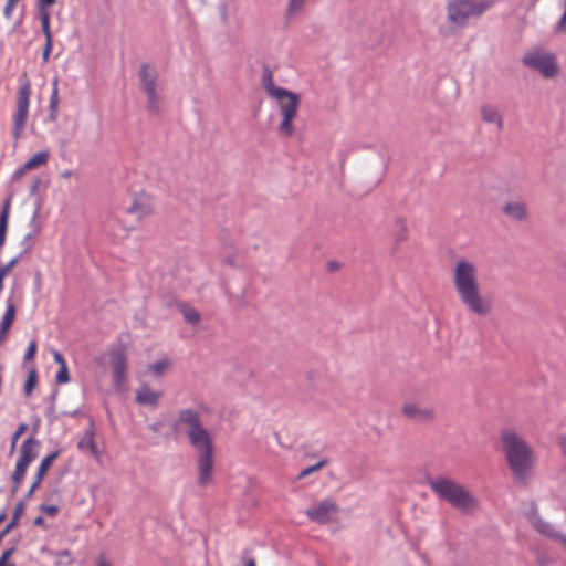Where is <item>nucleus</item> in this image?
<instances>
[{"label": "nucleus", "mask_w": 566, "mask_h": 566, "mask_svg": "<svg viewBox=\"0 0 566 566\" xmlns=\"http://www.w3.org/2000/svg\"><path fill=\"white\" fill-rule=\"evenodd\" d=\"M171 430L176 434L184 432L196 451L198 484L201 488L212 484L214 446L199 412L191 408L180 409L171 423Z\"/></svg>", "instance_id": "1"}, {"label": "nucleus", "mask_w": 566, "mask_h": 566, "mask_svg": "<svg viewBox=\"0 0 566 566\" xmlns=\"http://www.w3.org/2000/svg\"><path fill=\"white\" fill-rule=\"evenodd\" d=\"M451 281L461 304L472 314L486 316L492 311V302L482 294L479 270L468 259L455 261Z\"/></svg>", "instance_id": "2"}, {"label": "nucleus", "mask_w": 566, "mask_h": 566, "mask_svg": "<svg viewBox=\"0 0 566 566\" xmlns=\"http://www.w3.org/2000/svg\"><path fill=\"white\" fill-rule=\"evenodd\" d=\"M502 450L506 463L518 482L526 483L535 465V454L528 443L512 430L501 434Z\"/></svg>", "instance_id": "3"}, {"label": "nucleus", "mask_w": 566, "mask_h": 566, "mask_svg": "<svg viewBox=\"0 0 566 566\" xmlns=\"http://www.w3.org/2000/svg\"><path fill=\"white\" fill-rule=\"evenodd\" d=\"M262 84L268 96L276 102L281 122L277 130L284 137H292L295 127L294 119L297 116L301 98L300 95L283 87L275 86L271 72L266 71L262 76Z\"/></svg>", "instance_id": "4"}, {"label": "nucleus", "mask_w": 566, "mask_h": 566, "mask_svg": "<svg viewBox=\"0 0 566 566\" xmlns=\"http://www.w3.org/2000/svg\"><path fill=\"white\" fill-rule=\"evenodd\" d=\"M431 491L462 514L471 515L480 509V501L462 483L447 476H438L428 482Z\"/></svg>", "instance_id": "5"}, {"label": "nucleus", "mask_w": 566, "mask_h": 566, "mask_svg": "<svg viewBox=\"0 0 566 566\" xmlns=\"http://www.w3.org/2000/svg\"><path fill=\"white\" fill-rule=\"evenodd\" d=\"M32 95L31 81L25 72L19 78V86L14 99L12 113V136L18 142L25 129L29 119V109Z\"/></svg>", "instance_id": "6"}, {"label": "nucleus", "mask_w": 566, "mask_h": 566, "mask_svg": "<svg viewBox=\"0 0 566 566\" xmlns=\"http://www.w3.org/2000/svg\"><path fill=\"white\" fill-rule=\"evenodd\" d=\"M492 4L491 0H449L447 18L452 25L463 28L469 19L482 15Z\"/></svg>", "instance_id": "7"}, {"label": "nucleus", "mask_w": 566, "mask_h": 566, "mask_svg": "<svg viewBox=\"0 0 566 566\" xmlns=\"http://www.w3.org/2000/svg\"><path fill=\"white\" fill-rule=\"evenodd\" d=\"M139 83L147 97V109L151 114H159L163 106V95L158 84V71L149 64H142L139 69Z\"/></svg>", "instance_id": "8"}, {"label": "nucleus", "mask_w": 566, "mask_h": 566, "mask_svg": "<svg viewBox=\"0 0 566 566\" xmlns=\"http://www.w3.org/2000/svg\"><path fill=\"white\" fill-rule=\"evenodd\" d=\"M40 441L34 437L27 438L20 446L19 455L11 475L12 492L17 493L21 486L29 465L38 458Z\"/></svg>", "instance_id": "9"}, {"label": "nucleus", "mask_w": 566, "mask_h": 566, "mask_svg": "<svg viewBox=\"0 0 566 566\" xmlns=\"http://www.w3.org/2000/svg\"><path fill=\"white\" fill-rule=\"evenodd\" d=\"M523 63L526 66L538 71L547 78L556 76L559 71L555 55L538 48L526 52L523 56Z\"/></svg>", "instance_id": "10"}, {"label": "nucleus", "mask_w": 566, "mask_h": 566, "mask_svg": "<svg viewBox=\"0 0 566 566\" xmlns=\"http://www.w3.org/2000/svg\"><path fill=\"white\" fill-rule=\"evenodd\" d=\"M339 507L335 501L325 499L308 506L305 515L310 521L317 524H325L333 521L338 514Z\"/></svg>", "instance_id": "11"}, {"label": "nucleus", "mask_w": 566, "mask_h": 566, "mask_svg": "<svg viewBox=\"0 0 566 566\" xmlns=\"http://www.w3.org/2000/svg\"><path fill=\"white\" fill-rule=\"evenodd\" d=\"M401 413L409 420L428 423L436 419V412L433 408L422 406L418 402H406L401 407Z\"/></svg>", "instance_id": "12"}, {"label": "nucleus", "mask_w": 566, "mask_h": 566, "mask_svg": "<svg viewBox=\"0 0 566 566\" xmlns=\"http://www.w3.org/2000/svg\"><path fill=\"white\" fill-rule=\"evenodd\" d=\"M154 211V199L146 192L137 193L126 210L128 214L135 216L138 220L149 217Z\"/></svg>", "instance_id": "13"}, {"label": "nucleus", "mask_w": 566, "mask_h": 566, "mask_svg": "<svg viewBox=\"0 0 566 566\" xmlns=\"http://www.w3.org/2000/svg\"><path fill=\"white\" fill-rule=\"evenodd\" d=\"M112 356V368L114 376V385L117 388H122L126 381V369L127 360L124 352H113Z\"/></svg>", "instance_id": "14"}, {"label": "nucleus", "mask_w": 566, "mask_h": 566, "mask_svg": "<svg viewBox=\"0 0 566 566\" xmlns=\"http://www.w3.org/2000/svg\"><path fill=\"white\" fill-rule=\"evenodd\" d=\"M132 229V227L124 226L118 216H112L104 222L105 233L114 240H123L128 235Z\"/></svg>", "instance_id": "15"}, {"label": "nucleus", "mask_w": 566, "mask_h": 566, "mask_svg": "<svg viewBox=\"0 0 566 566\" xmlns=\"http://www.w3.org/2000/svg\"><path fill=\"white\" fill-rule=\"evenodd\" d=\"M161 392L150 389L148 386H140L136 391V401L143 406L156 407Z\"/></svg>", "instance_id": "16"}, {"label": "nucleus", "mask_w": 566, "mask_h": 566, "mask_svg": "<svg viewBox=\"0 0 566 566\" xmlns=\"http://www.w3.org/2000/svg\"><path fill=\"white\" fill-rule=\"evenodd\" d=\"M503 211L506 216L517 221H523L527 218V209L523 202H509L504 206Z\"/></svg>", "instance_id": "17"}, {"label": "nucleus", "mask_w": 566, "mask_h": 566, "mask_svg": "<svg viewBox=\"0 0 566 566\" xmlns=\"http://www.w3.org/2000/svg\"><path fill=\"white\" fill-rule=\"evenodd\" d=\"M482 119L486 123H494L499 129L503 128V120L494 106L485 105L481 108Z\"/></svg>", "instance_id": "18"}, {"label": "nucleus", "mask_w": 566, "mask_h": 566, "mask_svg": "<svg viewBox=\"0 0 566 566\" xmlns=\"http://www.w3.org/2000/svg\"><path fill=\"white\" fill-rule=\"evenodd\" d=\"M78 449H81L83 451H88L91 454H93L95 457L98 454L97 446L94 441V433L92 430H87L83 434V437L78 441Z\"/></svg>", "instance_id": "19"}, {"label": "nucleus", "mask_w": 566, "mask_h": 566, "mask_svg": "<svg viewBox=\"0 0 566 566\" xmlns=\"http://www.w3.org/2000/svg\"><path fill=\"white\" fill-rule=\"evenodd\" d=\"M49 157H50V154L48 150H41V151L34 154L31 158H29L24 163V168L33 170L39 167H42V166L46 165Z\"/></svg>", "instance_id": "20"}, {"label": "nucleus", "mask_w": 566, "mask_h": 566, "mask_svg": "<svg viewBox=\"0 0 566 566\" xmlns=\"http://www.w3.org/2000/svg\"><path fill=\"white\" fill-rule=\"evenodd\" d=\"M59 455H60V452L54 451V452L48 454L46 457H44L38 467L35 476L43 480V478L45 476L48 471L51 469L53 462L59 458Z\"/></svg>", "instance_id": "21"}, {"label": "nucleus", "mask_w": 566, "mask_h": 566, "mask_svg": "<svg viewBox=\"0 0 566 566\" xmlns=\"http://www.w3.org/2000/svg\"><path fill=\"white\" fill-rule=\"evenodd\" d=\"M178 308L182 314L185 321L188 322L189 324L196 325L200 322V314L195 307L186 303H180L178 305Z\"/></svg>", "instance_id": "22"}, {"label": "nucleus", "mask_w": 566, "mask_h": 566, "mask_svg": "<svg viewBox=\"0 0 566 566\" xmlns=\"http://www.w3.org/2000/svg\"><path fill=\"white\" fill-rule=\"evenodd\" d=\"M532 525L534 526V528H536L539 533L544 534L545 536L556 538L558 535L555 528L549 523L543 521L538 516H534L532 518Z\"/></svg>", "instance_id": "23"}, {"label": "nucleus", "mask_w": 566, "mask_h": 566, "mask_svg": "<svg viewBox=\"0 0 566 566\" xmlns=\"http://www.w3.org/2000/svg\"><path fill=\"white\" fill-rule=\"evenodd\" d=\"M59 103H60V98H59L57 78L55 77L52 81V93H51L50 103H49L50 113L53 118L57 114Z\"/></svg>", "instance_id": "24"}, {"label": "nucleus", "mask_w": 566, "mask_h": 566, "mask_svg": "<svg viewBox=\"0 0 566 566\" xmlns=\"http://www.w3.org/2000/svg\"><path fill=\"white\" fill-rule=\"evenodd\" d=\"M24 512V504L22 502L18 503L14 507L11 521L4 527V533H10L19 523L21 515Z\"/></svg>", "instance_id": "25"}, {"label": "nucleus", "mask_w": 566, "mask_h": 566, "mask_svg": "<svg viewBox=\"0 0 566 566\" xmlns=\"http://www.w3.org/2000/svg\"><path fill=\"white\" fill-rule=\"evenodd\" d=\"M40 20H41L42 32L44 34L45 40L53 39L52 32L50 29V12L48 9L40 10Z\"/></svg>", "instance_id": "26"}, {"label": "nucleus", "mask_w": 566, "mask_h": 566, "mask_svg": "<svg viewBox=\"0 0 566 566\" xmlns=\"http://www.w3.org/2000/svg\"><path fill=\"white\" fill-rule=\"evenodd\" d=\"M396 244H400L408 238V228L402 221L396 222V230L392 233Z\"/></svg>", "instance_id": "27"}, {"label": "nucleus", "mask_w": 566, "mask_h": 566, "mask_svg": "<svg viewBox=\"0 0 566 566\" xmlns=\"http://www.w3.org/2000/svg\"><path fill=\"white\" fill-rule=\"evenodd\" d=\"M170 361L168 359H160L149 366V370L155 376H161L170 368Z\"/></svg>", "instance_id": "28"}, {"label": "nucleus", "mask_w": 566, "mask_h": 566, "mask_svg": "<svg viewBox=\"0 0 566 566\" xmlns=\"http://www.w3.org/2000/svg\"><path fill=\"white\" fill-rule=\"evenodd\" d=\"M38 382L36 371L33 369L28 374V377L24 382L23 391L27 397H29L34 390Z\"/></svg>", "instance_id": "29"}, {"label": "nucleus", "mask_w": 566, "mask_h": 566, "mask_svg": "<svg viewBox=\"0 0 566 566\" xmlns=\"http://www.w3.org/2000/svg\"><path fill=\"white\" fill-rule=\"evenodd\" d=\"M28 430L27 423H20L14 431L12 439H11V446H10V454H12L15 451L17 442L20 439V437Z\"/></svg>", "instance_id": "30"}, {"label": "nucleus", "mask_w": 566, "mask_h": 566, "mask_svg": "<svg viewBox=\"0 0 566 566\" xmlns=\"http://www.w3.org/2000/svg\"><path fill=\"white\" fill-rule=\"evenodd\" d=\"M326 464V461L325 460H322L319 462H317L316 464L314 465H311L308 468H305L303 469L300 473H298V479H304L306 476H308L310 474L321 470L324 465Z\"/></svg>", "instance_id": "31"}, {"label": "nucleus", "mask_w": 566, "mask_h": 566, "mask_svg": "<svg viewBox=\"0 0 566 566\" xmlns=\"http://www.w3.org/2000/svg\"><path fill=\"white\" fill-rule=\"evenodd\" d=\"M36 348H38V344H36V340L35 339H32L30 343H29V346L24 353V361L28 363V361H31L34 359V356L36 354Z\"/></svg>", "instance_id": "32"}, {"label": "nucleus", "mask_w": 566, "mask_h": 566, "mask_svg": "<svg viewBox=\"0 0 566 566\" xmlns=\"http://www.w3.org/2000/svg\"><path fill=\"white\" fill-rule=\"evenodd\" d=\"M20 0H7V3L3 9V17L9 20L12 18L13 11L19 3Z\"/></svg>", "instance_id": "33"}, {"label": "nucleus", "mask_w": 566, "mask_h": 566, "mask_svg": "<svg viewBox=\"0 0 566 566\" xmlns=\"http://www.w3.org/2000/svg\"><path fill=\"white\" fill-rule=\"evenodd\" d=\"M55 380L57 384H66L70 380L67 366L61 367L56 373Z\"/></svg>", "instance_id": "34"}, {"label": "nucleus", "mask_w": 566, "mask_h": 566, "mask_svg": "<svg viewBox=\"0 0 566 566\" xmlns=\"http://www.w3.org/2000/svg\"><path fill=\"white\" fill-rule=\"evenodd\" d=\"M304 2H305V0H289V7H287L289 13L293 14V13L298 12L303 8Z\"/></svg>", "instance_id": "35"}, {"label": "nucleus", "mask_w": 566, "mask_h": 566, "mask_svg": "<svg viewBox=\"0 0 566 566\" xmlns=\"http://www.w3.org/2000/svg\"><path fill=\"white\" fill-rule=\"evenodd\" d=\"M53 49V39L45 40V44L42 51V61L46 63Z\"/></svg>", "instance_id": "36"}, {"label": "nucleus", "mask_w": 566, "mask_h": 566, "mask_svg": "<svg viewBox=\"0 0 566 566\" xmlns=\"http://www.w3.org/2000/svg\"><path fill=\"white\" fill-rule=\"evenodd\" d=\"M13 553H14L13 548H9V549L4 551L2 553V555L0 556V566H15L13 563L9 562V558L12 556Z\"/></svg>", "instance_id": "37"}, {"label": "nucleus", "mask_w": 566, "mask_h": 566, "mask_svg": "<svg viewBox=\"0 0 566 566\" xmlns=\"http://www.w3.org/2000/svg\"><path fill=\"white\" fill-rule=\"evenodd\" d=\"M41 511L46 515L53 517L59 513V507L54 504H43L40 506Z\"/></svg>", "instance_id": "38"}, {"label": "nucleus", "mask_w": 566, "mask_h": 566, "mask_svg": "<svg viewBox=\"0 0 566 566\" xmlns=\"http://www.w3.org/2000/svg\"><path fill=\"white\" fill-rule=\"evenodd\" d=\"M52 355L54 361L60 365V368L67 366L66 360L64 359L61 353H59L57 350H53Z\"/></svg>", "instance_id": "39"}, {"label": "nucleus", "mask_w": 566, "mask_h": 566, "mask_svg": "<svg viewBox=\"0 0 566 566\" xmlns=\"http://www.w3.org/2000/svg\"><path fill=\"white\" fill-rule=\"evenodd\" d=\"M41 482H42L41 479L34 476V480H33L32 484L30 485V489H29L28 494H27L28 497L33 495L35 490L40 486Z\"/></svg>", "instance_id": "40"}, {"label": "nucleus", "mask_w": 566, "mask_h": 566, "mask_svg": "<svg viewBox=\"0 0 566 566\" xmlns=\"http://www.w3.org/2000/svg\"><path fill=\"white\" fill-rule=\"evenodd\" d=\"M29 170H30V169H25V168H24V164H23L21 167H19V168L14 171V174H13V179H15V180L20 179V178H21V177H22L27 171H29Z\"/></svg>", "instance_id": "41"}, {"label": "nucleus", "mask_w": 566, "mask_h": 566, "mask_svg": "<svg viewBox=\"0 0 566 566\" xmlns=\"http://www.w3.org/2000/svg\"><path fill=\"white\" fill-rule=\"evenodd\" d=\"M11 272H12V269H10L7 264L0 265V276L2 279H6L7 276H9Z\"/></svg>", "instance_id": "42"}, {"label": "nucleus", "mask_w": 566, "mask_h": 566, "mask_svg": "<svg viewBox=\"0 0 566 566\" xmlns=\"http://www.w3.org/2000/svg\"><path fill=\"white\" fill-rule=\"evenodd\" d=\"M56 0H39V7L41 9H48L49 7H52Z\"/></svg>", "instance_id": "43"}, {"label": "nucleus", "mask_w": 566, "mask_h": 566, "mask_svg": "<svg viewBox=\"0 0 566 566\" xmlns=\"http://www.w3.org/2000/svg\"><path fill=\"white\" fill-rule=\"evenodd\" d=\"M565 27H566V0H565V11H564L563 17L560 18L558 29L563 30Z\"/></svg>", "instance_id": "44"}, {"label": "nucleus", "mask_w": 566, "mask_h": 566, "mask_svg": "<svg viewBox=\"0 0 566 566\" xmlns=\"http://www.w3.org/2000/svg\"><path fill=\"white\" fill-rule=\"evenodd\" d=\"M19 262V258L18 256H14L12 258L11 260H9L6 264L10 268V269H14V266L18 264Z\"/></svg>", "instance_id": "45"}, {"label": "nucleus", "mask_w": 566, "mask_h": 566, "mask_svg": "<svg viewBox=\"0 0 566 566\" xmlns=\"http://www.w3.org/2000/svg\"><path fill=\"white\" fill-rule=\"evenodd\" d=\"M33 523L35 526H44V518L42 516H38Z\"/></svg>", "instance_id": "46"}, {"label": "nucleus", "mask_w": 566, "mask_h": 566, "mask_svg": "<svg viewBox=\"0 0 566 566\" xmlns=\"http://www.w3.org/2000/svg\"><path fill=\"white\" fill-rule=\"evenodd\" d=\"M72 176H73V172H72L71 170H63V171L61 172V177H62L63 179H69V178H71Z\"/></svg>", "instance_id": "47"}, {"label": "nucleus", "mask_w": 566, "mask_h": 566, "mask_svg": "<svg viewBox=\"0 0 566 566\" xmlns=\"http://www.w3.org/2000/svg\"><path fill=\"white\" fill-rule=\"evenodd\" d=\"M559 543L566 548V535H557Z\"/></svg>", "instance_id": "48"}, {"label": "nucleus", "mask_w": 566, "mask_h": 566, "mask_svg": "<svg viewBox=\"0 0 566 566\" xmlns=\"http://www.w3.org/2000/svg\"><path fill=\"white\" fill-rule=\"evenodd\" d=\"M97 566H111V564L106 562L104 558H99L97 560Z\"/></svg>", "instance_id": "49"}, {"label": "nucleus", "mask_w": 566, "mask_h": 566, "mask_svg": "<svg viewBox=\"0 0 566 566\" xmlns=\"http://www.w3.org/2000/svg\"><path fill=\"white\" fill-rule=\"evenodd\" d=\"M59 555L71 559V552L67 549L62 551Z\"/></svg>", "instance_id": "50"}, {"label": "nucleus", "mask_w": 566, "mask_h": 566, "mask_svg": "<svg viewBox=\"0 0 566 566\" xmlns=\"http://www.w3.org/2000/svg\"><path fill=\"white\" fill-rule=\"evenodd\" d=\"M3 289H4V279H2L0 276V294L2 293Z\"/></svg>", "instance_id": "51"}, {"label": "nucleus", "mask_w": 566, "mask_h": 566, "mask_svg": "<svg viewBox=\"0 0 566 566\" xmlns=\"http://www.w3.org/2000/svg\"><path fill=\"white\" fill-rule=\"evenodd\" d=\"M562 450H563V453H564V454H565V457H566V439H564V440L562 441Z\"/></svg>", "instance_id": "52"}, {"label": "nucleus", "mask_w": 566, "mask_h": 566, "mask_svg": "<svg viewBox=\"0 0 566 566\" xmlns=\"http://www.w3.org/2000/svg\"><path fill=\"white\" fill-rule=\"evenodd\" d=\"M6 517H7L6 513L0 514V524L6 520Z\"/></svg>", "instance_id": "53"}, {"label": "nucleus", "mask_w": 566, "mask_h": 566, "mask_svg": "<svg viewBox=\"0 0 566 566\" xmlns=\"http://www.w3.org/2000/svg\"><path fill=\"white\" fill-rule=\"evenodd\" d=\"M245 566H255V563H254V560H249V562L245 564Z\"/></svg>", "instance_id": "54"}, {"label": "nucleus", "mask_w": 566, "mask_h": 566, "mask_svg": "<svg viewBox=\"0 0 566 566\" xmlns=\"http://www.w3.org/2000/svg\"><path fill=\"white\" fill-rule=\"evenodd\" d=\"M8 533H4V530L0 533V542L2 541V538L7 535Z\"/></svg>", "instance_id": "55"}, {"label": "nucleus", "mask_w": 566, "mask_h": 566, "mask_svg": "<svg viewBox=\"0 0 566 566\" xmlns=\"http://www.w3.org/2000/svg\"><path fill=\"white\" fill-rule=\"evenodd\" d=\"M329 268H331V269H334V268H335V264L329 263Z\"/></svg>", "instance_id": "56"}]
</instances>
